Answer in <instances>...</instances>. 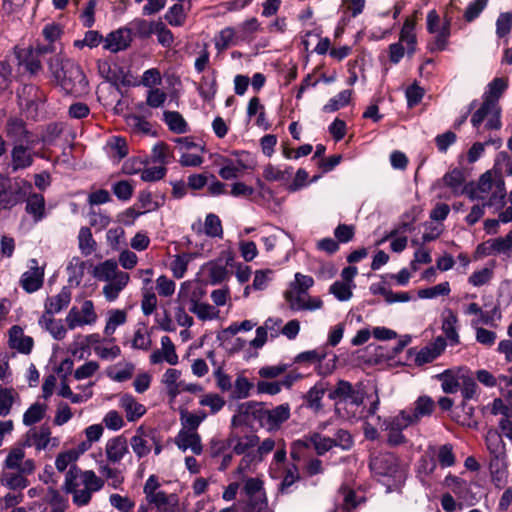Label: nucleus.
Wrapping results in <instances>:
<instances>
[{"label":"nucleus","mask_w":512,"mask_h":512,"mask_svg":"<svg viewBox=\"0 0 512 512\" xmlns=\"http://www.w3.org/2000/svg\"><path fill=\"white\" fill-rule=\"evenodd\" d=\"M289 417L290 406L288 403L269 409L263 403L247 401L237 406L231 419V426L238 427L257 423L261 428L271 432L278 430Z\"/></svg>","instance_id":"obj_1"},{"label":"nucleus","mask_w":512,"mask_h":512,"mask_svg":"<svg viewBox=\"0 0 512 512\" xmlns=\"http://www.w3.org/2000/svg\"><path fill=\"white\" fill-rule=\"evenodd\" d=\"M508 88V80L503 77L495 78L492 80L486 91L483 94V103L472 114L471 124L474 128L478 129L485 121V129L499 130L502 127L501 122V107L499 99L505 90Z\"/></svg>","instance_id":"obj_2"},{"label":"nucleus","mask_w":512,"mask_h":512,"mask_svg":"<svg viewBox=\"0 0 512 512\" xmlns=\"http://www.w3.org/2000/svg\"><path fill=\"white\" fill-rule=\"evenodd\" d=\"M49 71L57 84L66 94L79 95L86 91L88 82L81 67L66 58L61 53H56L48 62Z\"/></svg>","instance_id":"obj_3"},{"label":"nucleus","mask_w":512,"mask_h":512,"mask_svg":"<svg viewBox=\"0 0 512 512\" xmlns=\"http://www.w3.org/2000/svg\"><path fill=\"white\" fill-rule=\"evenodd\" d=\"M366 395L365 385L362 382L352 384L346 380H338L335 387L328 393V398L335 401V413L342 419L349 420L355 417L354 410L364 402Z\"/></svg>","instance_id":"obj_4"},{"label":"nucleus","mask_w":512,"mask_h":512,"mask_svg":"<svg viewBox=\"0 0 512 512\" xmlns=\"http://www.w3.org/2000/svg\"><path fill=\"white\" fill-rule=\"evenodd\" d=\"M369 467L377 480L392 491L405 480V471L401 468L398 458L392 453H381L373 456Z\"/></svg>","instance_id":"obj_5"},{"label":"nucleus","mask_w":512,"mask_h":512,"mask_svg":"<svg viewBox=\"0 0 512 512\" xmlns=\"http://www.w3.org/2000/svg\"><path fill=\"white\" fill-rule=\"evenodd\" d=\"M487 450L490 453V470L499 473L507 467L506 444L502 435L496 430H489L485 436Z\"/></svg>","instance_id":"obj_6"},{"label":"nucleus","mask_w":512,"mask_h":512,"mask_svg":"<svg viewBox=\"0 0 512 512\" xmlns=\"http://www.w3.org/2000/svg\"><path fill=\"white\" fill-rule=\"evenodd\" d=\"M43 92L32 84L24 85L18 91V104L26 117L35 119L38 116L39 108L43 104Z\"/></svg>","instance_id":"obj_7"},{"label":"nucleus","mask_w":512,"mask_h":512,"mask_svg":"<svg viewBox=\"0 0 512 512\" xmlns=\"http://www.w3.org/2000/svg\"><path fill=\"white\" fill-rule=\"evenodd\" d=\"M284 298L288 303L290 310L315 311L323 307V301L320 297H312L308 292L288 288L284 292Z\"/></svg>","instance_id":"obj_8"},{"label":"nucleus","mask_w":512,"mask_h":512,"mask_svg":"<svg viewBox=\"0 0 512 512\" xmlns=\"http://www.w3.org/2000/svg\"><path fill=\"white\" fill-rule=\"evenodd\" d=\"M37 144H20L13 145L11 149V169L13 172L29 168L34 163V157L44 158V156L35 152L34 148Z\"/></svg>","instance_id":"obj_9"},{"label":"nucleus","mask_w":512,"mask_h":512,"mask_svg":"<svg viewBox=\"0 0 512 512\" xmlns=\"http://www.w3.org/2000/svg\"><path fill=\"white\" fill-rule=\"evenodd\" d=\"M79 472L80 469L77 466H71L66 473L64 486L66 492L73 495V502L78 506H84L90 502L93 492L84 486L80 488Z\"/></svg>","instance_id":"obj_10"},{"label":"nucleus","mask_w":512,"mask_h":512,"mask_svg":"<svg viewBox=\"0 0 512 512\" xmlns=\"http://www.w3.org/2000/svg\"><path fill=\"white\" fill-rule=\"evenodd\" d=\"M7 137L12 141L13 145L20 144H38V137L27 129L26 123L20 118H10L6 124Z\"/></svg>","instance_id":"obj_11"},{"label":"nucleus","mask_w":512,"mask_h":512,"mask_svg":"<svg viewBox=\"0 0 512 512\" xmlns=\"http://www.w3.org/2000/svg\"><path fill=\"white\" fill-rule=\"evenodd\" d=\"M24 458L25 452L23 448H12L6 457L3 466L6 469L17 470L24 474H32L35 470V462L32 459L24 460Z\"/></svg>","instance_id":"obj_12"},{"label":"nucleus","mask_w":512,"mask_h":512,"mask_svg":"<svg viewBox=\"0 0 512 512\" xmlns=\"http://www.w3.org/2000/svg\"><path fill=\"white\" fill-rule=\"evenodd\" d=\"M466 315H475L477 318L471 320V327L478 328L480 325L495 326V321L501 318L497 306L490 311H483L477 303H470L464 310Z\"/></svg>","instance_id":"obj_13"},{"label":"nucleus","mask_w":512,"mask_h":512,"mask_svg":"<svg viewBox=\"0 0 512 512\" xmlns=\"http://www.w3.org/2000/svg\"><path fill=\"white\" fill-rule=\"evenodd\" d=\"M132 42L129 29L126 26L110 32L104 39V49L117 53L127 49Z\"/></svg>","instance_id":"obj_14"},{"label":"nucleus","mask_w":512,"mask_h":512,"mask_svg":"<svg viewBox=\"0 0 512 512\" xmlns=\"http://www.w3.org/2000/svg\"><path fill=\"white\" fill-rule=\"evenodd\" d=\"M446 341L443 337H437L432 343L423 347L420 351L416 352L414 362L417 366H422L431 363L446 348Z\"/></svg>","instance_id":"obj_15"},{"label":"nucleus","mask_w":512,"mask_h":512,"mask_svg":"<svg viewBox=\"0 0 512 512\" xmlns=\"http://www.w3.org/2000/svg\"><path fill=\"white\" fill-rule=\"evenodd\" d=\"M204 292L201 288L195 290L191 296L189 307L190 312L194 313L200 320H212L218 316L219 311L208 303L199 302Z\"/></svg>","instance_id":"obj_16"},{"label":"nucleus","mask_w":512,"mask_h":512,"mask_svg":"<svg viewBox=\"0 0 512 512\" xmlns=\"http://www.w3.org/2000/svg\"><path fill=\"white\" fill-rule=\"evenodd\" d=\"M149 504L154 505L156 512H177L178 497L176 494L167 495L163 491H158L148 497Z\"/></svg>","instance_id":"obj_17"},{"label":"nucleus","mask_w":512,"mask_h":512,"mask_svg":"<svg viewBox=\"0 0 512 512\" xmlns=\"http://www.w3.org/2000/svg\"><path fill=\"white\" fill-rule=\"evenodd\" d=\"M50 435L51 431L47 425H42L39 430L30 429L26 433L23 446H34L38 451L45 450L51 441Z\"/></svg>","instance_id":"obj_18"},{"label":"nucleus","mask_w":512,"mask_h":512,"mask_svg":"<svg viewBox=\"0 0 512 512\" xmlns=\"http://www.w3.org/2000/svg\"><path fill=\"white\" fill-rule=\"evenodd\" d=\"M175 444L182 451L191 449L195 455H200L203 450L200 435L196 432L180 430L175 437Z\"/></svg>","instance_id":"obj_19"},{"label":"nucleus","mask_w":512,"mask_h":512,"mask_svg":"<svg viewBox=\"0 0 512 512\" xmlns=\"http://www.w3.org/2000/svg\"><path fill=\"white\" fill-rule=\"evenodd\" d=\"M105 453L109 462H120L128 453V444L126 438L123 436H116L109 439L106 443Z\"/></svg>","instance_id":"obj_20"},{"label":"nucleus","mask_w":512,"mask_h":512,"mask_svg":"<svg viewBox=\"0 0 512 512\" xmlns=\"http://www.w3.org/2000/svg\"><path fill=\"white\" fill-rule=\"evenodd\" d=\"M33 339L25 336L21 327L14 325L9 330V345L20 353L29 354L33 348Z\"/></svg>","instance_id":"obj_21"},{"label":"nucleus","mask_w":512,"mask_h":512,"mask_svg":"<svg viewBox=\"0 0 512 512\" xmlns=\"http://www.w3.org/2000/svg\"><path fill=\"white\" fill-rule=\"evenodd\" d=\"M434 409H435L434 400L430 396L423 395V396L418 397L415 400L413 407L408 410H409L410 417L416 424L423 417L431 416Z\"/></svg>","instance_id":"obj_22"},{"label":"nucleus","mask_w":512,"mask_h":512,"mask_svg":"<svg viewBox=\"0 0 512 512\" xmlns=\"http://www.w3.org/2000/svg\"><path fill=\"white\" fill-rule=\"evenodd\" d=\"M71 301V291L68 287H63L61 291L52 297H48L45 302V313L43 315L52 316L66 308Z\"/></svg>","instance_id":"obj_23"},{"label":"nucleus","mask_w":512,"mask_h":512,"mask_svg":"<svg viewBox=\"0 0 512 512\" xmlns=\"http://www.w3.org/2000/svg\"><path fill=\"white\" fill-rule=\"evenodd\" d=\"M120 407L125 411L129 422H134L146 413L143 404L136 401L131 394H124L119 400Z\"/></svg>","instance_id":"obj_24"},{"label":"nucleus","mask_w":512,"mask_h":512,"mask_svg":"<svg viewBox=\"0 0 512 512\" xmlns=\"http://www.w3.org/2000/svg\"><path fill=\"white\" fill-rule=\"evenodd\" d=\"M25 210L33 217L35 223L40 222L45 217V199L40 193H30L27 195Z\"/></svg>","instance_id":"obj_25"},{"label":"nucleus","mask_w":512,"mask_h":512,"mask_svg":"<svg viewBox=\"0 0 512 512\" xmlns=\"http://www.w3.org/2000/svg\"><path fill=\"white\" fill-rule=\"evenodd\" d=\"M506 188L502 176L497 177L496 188L488 194L486 200L483 201V206L493 209L494 211L501 210L505 205Z\"/></svg>","instance_id":"obj_26"},{"label":"nucleus","mask_w":512,"mask_h":512,"mask_svg":"<svg viewBox=\"0 0 512 512\" xmlns=\"http://www.w3.org/2000/svg\"><path fill=\"white\" fill-rule=\"evenodd\" d=\"M442 182L444 186L448 187L455 196L464 193L463 184L465 182V175L462 169L454 168L447 172L442 177Z\"/></svg>","instance_id":"obj_27"},{"label":"nucleus","mask_w":512,"mask_h":512,"mask_svg":"<svg viewBox=\"0 0 512 512\" xmlns=\"http://www.w3.org/2000/svg\"><path fill=\"white\" fill-rule=\"evenodd\" d=\"M43 270L38 267L32 268L30 271H26L21 276V286L28 292L33 293L41 288L43 284Z\"/></svg>","instance_id":"obj_28"},{"label":"nucleus","mask_w":512,"mask_h":512,"mask_svg":"<svg viewBox=\"0 0 512 512\" xmlns=\"http://www.w3.org/2000/svg\"><path fill=\"white\" fill-rule=\"evenodd\" d=\"M156 21L148 22L142 18H136L126 25L127 29L130 31V35L146 39L149 38L155 30Z\"/></svg>","instance_id":"obj_29"},{"label":"nucleus","mask_w":512,"mask_h":512,"mask_svg":"<svg viewBox=\"0 0 512 512\" xmlns=\"http://www.w3.org/2000/svg\"><path fill=\"white\" fill-rule=\"evenodd\" d=\"M399 42L407 46V54L412 55L416 51L415 21L407 18L400 31Z\"/></svg>","instance_id":"obj_30"},{"label":"nucleus","mask_w":512,"mask_h":512,"mask_svg":"<svg viewBox=\"0 0 512 512\" xmlns=\"http://www.w3.org/2000/svg\"><path fill=\"white\" fill-rule=\"evenodd\" d=\"M39 325L49 331L56 340H62L66 336V328L60 319L57 320L52 318V316L42 315L39 319Z\"/></svg>","instance_id":"obj_31"},{"label":"nucleus","mask_w":512,"mask_h":512,"mask_svg":"<svg viewBox=\"0 0 512 512\" xmlns=\"http://www.w3.org/2000/svg\"><path fill=\"white\" fill-rule=\"evenodd\" d=\"M240 42L238 33L232 27L222 29L215 37V48L218 51H223L231 45H236Z\"/></svg>","instance_id":"obj_32"},{"label":"nucleus","mask_w":512,"mask_h":512,"mask_svg":"<svg viewBox=\"0 0 512 512\" xmlns=\"http://www.w3.org/2000/svg\"><path fill=\"white\" fill-rule=\"evenodd\" d=\"M414 421L409 415V410H401L400 413L392 418L385 419L383 422L384 429L403 431L407 427L414 425Z\"/></svg>","instance_id":"obj_33"},{"label":"nucleus","mask_w":512,"mask_h":512,"mask_svg":"<svg viewBox=\"0 0 512 512\" xmlns=\"http://www.w3.org/2000/svg\"><path fill=\"white\" fill-rule=\"evenodd\" d=\"M326 391V384L319 382L315 384L306 394L307 407L318 412L322 409V398Z\"/></svg>","instance_id":"obj_34"},{"label":"nucleus","mask_w":512,"mask_h":512,"mask_svg":"<svg viewBox=\"0 0 512 512\" xmlns=\"http://www.w3.org/2000/svg\"><path fill=\"white\" fill-rule=\"evenodd\" d=\"M78 247L82 255L89 256L97 248V243L89 227H81L78 233Z\"/></svg>","instance_id":"obj_35"},{"label":"nucleus","mask_w":512,"mask_h":512,"mask_svg":"<svg viewBox=\"0 0 512 512\" xmlns=\"http://www.w3.org/2000/svg\"><path fill=\"white\" fill-rule=\"evenodd\" d=\"M85 262L79 257H73L67 266L68 283L71 286L80 285L84 276Z\"/></svg>","instance_id":"obj_36"},{"label":"nucleus","mask_w":512,"mask_h":512,"mask_svg":"<svg viewBox=\"0 0 512 512\" xmlns=\"http://www.w3.org/2000/svg\"><path fill=\"white\" fill-rule=\"evenodd\" d=\"M199 95L206 101L212 100L217 92L216 72L210 76H203L198 87Z\"/></svg>","instance_id":"obj_37"},{"label":"nucleus","mask_w":512,"mask_h":512,"mask_svg":"<svg viewBox=\"0 0 512 512\" xmlns=\"http://www.w3.org/2000/svg\"><path fill=\"white\" fill-rule=\"evenodd\" d=\"M164 122L169 129L175 133L182 134L187 132V123L183 116L177 111H165L163 113Z\"/></svg>","instance_id":"obj_38"},{"label":"nucleus","mask_w":512,"mask_h":512,"mask_svg":"<svg viewBox=\"0 0 512 512\" xmlns=\"http://www.w3.org/2000/svg\"><path fill=\"white\" fill-rule=\"evenodd\" d=\"M118 272L117 263L113 260H106L95 267L94 276L99 280L109 282Z\"/></svg>","instance_id":"obj_39"},{"label":"nucleus","mask_w":512,"mask_h":512,"mask_svg":"<svg viewBox=\"0 0 512 512\" xmlns=\"http://www.w3.org/2000/svg\"><path fill=\"white\" fill-rule=\"evenodd\" d=\"M437 463L434 458L421 457L417 464V476L424 486H429L427 477L434 473Z\"/></svg>","instance_id":"obj_40"},{"label":"nucleus","mask_w":512,"mask_h":512,"mask_svg":"<svg viewBox=\"0 0 512 512\" xmlns=\"http://www.w3.org/2000/svg\"><path fill=\"white\" fill-rule=\"evenodd\" d=\"M27 474L21 473L17 471V473H3L2 475V484L6 487L16 490V489H24L29 485L28 479L25 477Z\"/></svg>","instance_id":"obj_41"},{"label":"nucleus","mask_w":512,"mask_h":512,"mask_svg":"<svg viewBox=\"0 0 512 512\" xmlns=\"http://www.w3.org/2000/svg\"><path fill=\"white\" fill-rule=\"evenodd\" d=\"M78 481L81 485L88 488L93 493L99 491L104 485L103 480L99 478L92 470H86L83 472L80 470Z\"/></svg>","instance_id":"obj_42"},{"label":"nucleus","mask_w":512,"mask_h":512,"mask_svg":"<svg viewBox=\"0 0 512 512\" xmlns=\"http://www.w3.org/2000/svg\"><path fill=\"white\" fill-rule=\"evenodd\" d=\"M436 377L441 381L443 392L453 394L460 389L461 378L458 379L450 370H445Z\"/></svg>","instance_id":"obj_43"},{"label":"nucleus","mask_w":512,"mask_h":512,"mask_svg":"<svg viewBox=\"0 0 512 512\" xmlns=\"http://www.w3.org/2000/svg\"><path fill=\"white\" fill-rule=\"evenodd\" d=\"M351 95L352 90L346 89L341 91L323 106V111L326 113H331L339 110L350 102Z\"/></svg>","instance_id":"obj_44"},{"label":"nucleus","mask_w":512,"mask_h":512,"mask_svg":"<svg viewBox=\"0 0 512 512\" xmlns=\"http://www.w3.org/2000/svg\"><path fill=\"white\" fill-rule=\"evenodd\" d=\"M46 408V405L38 402L32 404L23 415V424L31 426L41 421L45 415Z\"/></svg>","instance_id":"obj_45"},{"label":"nucleus","mask_w":512,"mask_h":512,"mask_svg":"<svg viewBox=\"0 0 512 512\" xmlns=\"http://www.w3.org/2000/svg\"><path fill=\"white\" fill-rule=\"evenodd\" d=\"M237 438L236 434H231L228 439L212 438L209 443V451L211 457H219L225 451H227L235 442Z\"/></svg>","instance_id":"obj_46"},{"label":"nucleus","mask_w":512,"mask_h":512,"mask_svg":"<svg viewBox=\"0 0 512 512\" xmlns=\"http://www.w3.org/2000/svg\"><path fill=\"white\" fill-rule=\"evenodd\" d=\"M259 443V437L256 434H248L244 437H239L235 439L233 443V452L237 455H242L248 453L247 451L250 448L255 447Z\"/></svg>","instance_id":"obj_47"},{"label":"nucleus","mask_w":512,"mask_h":512,"mask_svg":"<svg viewBox=\"0 0 512 512\" xmlns=\"http://www.w3.org/2000/svg\"><path fill=\"white\" fill-rule=\"evenodd\" d=\"M437 461L442 468L452 467L456 463V456L453 445L450 443L439 446L437 450Z\"/></svg>","instance_id":"obj_48"},{"label":"nucleus","mask_w":512,"mask_h":512,"mask_svg":"<svg viewBox=\"0 0 512 512\" xmlns=\"http://www.w3.org/2000/svg\"><path fill=\"white\" fill-rule=\"evenodd\" d=\"M450 291V284L449 282L445 281L433 287L420 289L418 291V297L421 299H433L439 296H447L449 295Z\"/></svg>","instance_id":"obj_49"},{"label":"nucleus","mask_w":512,"mask_h":512,"mask_svg":"<svg viewBox=\"0 0 512 512\" xmlns=\"http://www.w3.org/2000/svg\"><path fill=\"white\" fill-rule=\"evenodd\" d=\"M142 432V427H139L137 429V433L130 440L131 447L136 456L138 457V459L147 456L151 451V448L148 445L147 440L144 439L143 436L140 434Z\"/></svg>","instance_id":"obj_50"},{"label":"nucleus","mask_w":512,"mask_h":512,"mask_svg":"<svg viewBox=\"0 0 512 512\" xmlns=\"http://www.w3.org/2000/svg\"><path fill=\"white\" fill-rule=\"evenodd\" d=\"M127 320V314L123 310H112L109 312V317L107 319L104 333L106 335H112L116 328L120 325H123Z\"/></svg>","instance_id":"obj_51"},{"label":"nucleus","mask_w":512,"mask_h":512,"mask_svg":"<svg viewBox=\"0 0 512 512\" xmlns=\"http://www.w3.org/2000/svg\"><path fill=\"white\" fill-rule=\"evenodd\" d=\"M355 287V285H351L342 281H335L330 287H329V293L334 295V297L341 301H348L351 299L353 293L352 288Z\"/></svg>","instance_id":"obj_52"},{"label":"nucleus","mask_w":512,"mask_h":512,"mask_svg":"<svg viewBox=\"0 0 512 512\" xmlns=\"http://www.w3.org/2000/svg\"><path fill=\"white\" fill-rule=\"evenodd\" d=\"M111 190L119 200L126 202L131 199L134 186L128 180H120L112 184Z\"/></svg>","instance_id":"obj_53"},{"label":"nucleus","mask_w":512,"mask_h":512,"mask_svg":"<svg viewBox=\"0 0 512 512\" xmlns=\"http://www.w3.org/2000/svg\"><path fill=\"white\" fill-rule=\"evenodd\" d=\"M457 321V316L452 311H448V315L444 318L443 321V330L446 337L452 344L459 343V335L456 330Z\"/></svg>","instance_id":"obj_54"},{"label":"nucleus","mask_w":512,"mask_h":512,"mask_svg":"<svg viewBox=\"0 0 512 512\" xmlns=\"http://www.w3.org/2000/svg\"><path fill=\"white\" fill-rule=\"evenodd\" d=\"M309 442L313 445L318 455H324L333 448L330 437H326L318 432L309 436Z\"/></svg>","instance_id":"obj_55"},{"label":"nucleus","mask_w":512,"mask_h":512,"mask_svg":"<svg viewBox=\"0 0 512 512\" xmlns=\"http://www.w3.org/2000/svg\"><path fill=\"white\" fill-rule=\"evenodd\" d=\"M193 255L189 253H183L181 255H177L175 259L171 263V270L173 272L174 277L180 279L184 277L188 263L192 260Z\"/></svg>","instance_id":"obj_56"},{"label":"nucleus","mask_w":512,"mask_h":512,"mask_svg":"<svg viewBox=\"0 0 512 512\" xmlns=\"http://www.w3.org/2000/svg\"><path fill=\"white\" fill-rule=\"evenodd\" d=\"M291 173H292V168H287L285 170H281L280 168L272 165V164H268L267 166H265L264 170H263V177L267 180V181H284V180H287L290 176H291Z\"/></svg>","instance_id":"obj_57"},{"label":"nucleus","mask_w":512,"mask_h":512,"mask_svg":"<svg viewBox=\"0 0 512 512\" xmlns=\"http://www.w3.org/2000/svg\"><path fill=\"white\" fill-rule=\"evenodd\" d=\"M460 391L465 401L477 399L479 397L478 385L471 377H461Z\"/></svg>","instance_id":"obj_58"},{"label":"nucleus","mask_w":512,"mask_h":512,"mask_svg":"<svg viewBox=\"0 0 512 512\" xmlns=\"http://www.w3.org/2000/svg\"><path fill=\"white\" fill-rule=\"evenodd\" d=\"M330 440L333 448L338 447L344 451L350 450L354 444L351 434L345 429H338Z\"/></svg>","instance_id":"obj_59"},{"label":"nucleus","mask_w":512,"mask_h":512,"mask_svg":"<svg viewBox=\"0 0 512 512\" xmlns=\"http://www.w3.org/2000/svg\"><path fill=\"white\" fill-rule=\"evenodd\" d=\"M204 230L210 237H221L223 230L220 218L213 213L208 214L205 219Z\"/></svg>","instance_id":"obj_60"},{"label":"nucleus","mask_w":512,"mask_h":512,"mask_svg":"<svg viewBox=\"0 0 512 512\" xmlns=\"http://www.w3.org/2000/svg\"><path fill=\"white\" fill-rule=\"evenodd\" d=\"M493 267H485L474 271L468 278V282L474 287H480L490 282L493 277Z\"/></svg>","instance_id":"obj_61"},{"label":"nucleus","mask_w":512,"mask_h":512,"mask_svg":"<svg viewBox=\"0 0 512 512\" xmlns=\"http://www.w3.org/2000/svg\"><path fill=\"white\" fill-rule=\"evenodd\" d=\"M300 479L298 469L295 465L291 468H288L285 472V475L279 485V492L282 494H289L291 492V487L294 483H296Z\"/></svg>","instance_id":"obj_62"},{"label":"nucleus","mask_w":512,"mask_h":512,"mask_svg":"<svg viewBox=\"0 0 512 512\" xmlns=\"http://www.w3.org/2000/svg\"><path fill=\"white\" fill-rule=\"evenodd\" d=\"M157 35L159 44L163 47H170L174 42V36L162 21H156L154 33Z\"/></svg>","instance_id":"obj_63"},{"label":"nucleus","mask_w":512,"mask_h":512,"mask_svg":"<svg viewBox=\"0 0 512 512\" xmlns=\"http://www.w3.org/2000/svg\"><path fill=\"white\" fill-rule=\"evenodd\" d=\"M222 167L219 170V176L224 180H231L238 177L239 167L229 158L222 157L220 160Z\"/></svg>","instance_id":"obj_64"}]
</instances>
